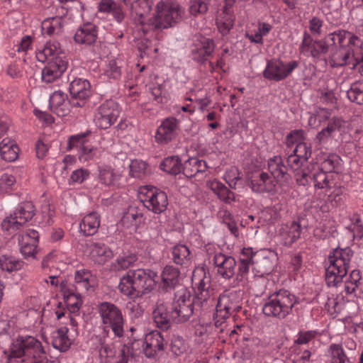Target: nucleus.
<instances>
[{"instance_id":"1","label":"nucleus","mask_w":363,"mask_h":363,"mask_svg":"<svg viewBox=\"0 0 363 363\" xmlns=\"http://www.w3.org/2000/svg\"><path fill=\"white\" fill-rule=\"evenodd\" d=\"M157 273L145 269L129 270L120 279L118 290L128 298L135 300L150 294L155 287Z\"/></svg>"},{"instance_id":"2","label":"nucleus","mask_w":363,"mask_h":363,"mask_svg":"<svg viewBox=\"0 0 363 363\" xmlns=\"http://www.w3.org/2000/svg\"><path fill=\"white\" fill-rule=\"evenodd\" d=\"M35 55L39 62H48L42 71V79L46 83L53 82L67 69L68 59L57 41H48Z\"/></svg>"},{"instance_id":"3","label":"nucleus","mask_w":363,"mask_h":363,"mask_svg":"<svg viewBox=\"0 0 363 363\" xmlns=\"http://www.w3.org/2000/svg\"><path fill=\"white\" fill-rule=\"evenodd\" d=\"M182 10L177 4H164L159 2L156 6V13L143 22L144 34L150 31L166 29L173 26L181 18Z\"/></svg>"},{"instance_id":"4","label":"nucleus","mask_w":363,"mask_h":363,"mask_svg":"<svg viewBox=\"0 0 363 363\" xmlns=\"http://www.w3.org/2000/svg\"><path fill=\"white\" fill-rule=\"evenodd\" d=\"M46 356L42 343L33 336L18 337L11 345L9 359L21 362Z\"/></svg>"},{"instance_id":"5","label":"nucleus","mask_w":363,"mask_h":363,"mask_svg":"<svg viewBox=\"0 0 363 363\" xmlns=\"http://www.w3.org/2000/svg\"><path fill=\"white\" fill-rule=\"evenodd\" d=\"M296 303L297 298L294 294L287 290H280L269 296L262 311L268 317L283 319L291 313Z\"/></svg>"},{"instance_id":"6","label":"nucleus","mask_w":363,"mask_h":363,"mask_svg":"<svg viewBox=\"0 0 363 363\" xmlns=\"http://www.w3.org/2000/svg\"><path fill=\"white\" fill-rule=\"evenodd\" d=\"M352 251H331L325 268V281L329 286H337L347 274Z\"/></svg>"},{"instance_id":"7","label":"nucleus","mask_w":363,"mask_h":363,"mask_svg":"<svg viewBox=\"0 0 363 363\" xmlns=\"http://www.w3.org/2000/svg\"><path fill=\"white\" fill-rule=\"evenodd\" d=\"M61 306L62 303H59L58 309L56 310L55 314L57 320L65 319V320L61 321V323L65 324V325L60 327L52 333V345L54 348L60 352H66L72 345V340L67 335L69 330L67 325H70L71 328L77 333L78 323L69 314L67 317L66 316L67 313L65 308H61Z\"/></svg>"},{"instance_id":"8","label":"nucleus","mask_w":363,"mask_h":363,"mask_svg":"<svg viewBox=\"0 0 363 363\" xmlns=\"http://www.w3.org/2000/svg\"><path fill=\"white\" fill-rule=\"evenodd\" d=\"M98 311L106 328H111L116 337L123 336L124 319L121 309L110 302H102L98 306Z\"/></svg>"},{"instance_id":"9","label":"nucleus","mask_w":363,"mask_h":363,"mask_svg":"<svg viewBox=\"0 0 363 363\" xmlns=\"http://www.w3.org/2000/svg\"><path fill=\"white\" fill-rule=\"evenodd\" d=\"M170 308L172 317L174 321H186L194 312L190 291L183 286L179 289L174 294Z\"/></svg>"},{"instance_id":"10","label":"nucleus","mask_w":363,"mask_h":363,"mask_svg":"<svg viewBox=\"0 0 363 363\" xmlns=\"http://www.w3.org/2000/svg\"><path fill=\"white\" fill-rule=\"evenodd\" d=\"M299 65L296 60L284 62L280 60H268L263 72V77L269 80L280 82L287 78Z\"/></svg>"},{"instance_id":"11","label":"nucleus","mask_w":363,"mask_h":363,"mask_svg":"<svg viewBox=\"0 0 363 363\" xmlns=\"http://www.w3.org/2000/svg\"><path fill=\"white\" fill-rule=\"evenodd\" d=\"M140 193L143 195L142 201L148 210L160 214L167 209L168 200L164 191L152 186H145L140 188Z\"/></svg>"},{"instance_id":"12","label":"nucleus","mask_w":363,"mask_h":363,"mask_svg":"<svg viewBox=\"0 0 363 363\" xmlns=\"http://www.w3.org/2000/svg\"><path fill=\"white\" fill-rule=\"evenodd\" d=\"M121 113L118 104L113 100H108L101 104L94 114V122L99 128L107 129L118 119Z\"/></svg>"},{"instance_id":"13","label":"nucleus","mask_w":363,"mask_h":363,"mask_svg":"<svg viewBox=\"0 0 363 363\" xmlns=\"http://www.w3.org/2000/svg\"><path fill=\"white\" fill-rule=\"evenodd\" d=\"M90 133V131H86L84 133L72 135L68 141L69 149L74 147H79V160L82 162L94 160L98 156V148L88 143L84 139Z\"/></svg>"},{"instance_id":"14","label":"nucleus","mask_w":363,"mask_h":363,"mask_svg":"<svg viewBox=\"0 0 363 363\" xmlns=\"http://www.w3.org/2000/svg\"><path fill=\"white\" fill-rule=\"evenodd\" d=\"M336 37L340 48L344 47V42L348 38L349 44L354 48L353 57H355L356 63L354 67H357L363 75V40L344 30L336 31Z\"/></svg>"},{"instance_id":"15","label":"nucleus","mask_w":363,"mask_h":363,"mask_svg":"<svg viewBox=\"0 0 363 363\" xmlns=\"http://www.w3.org/2000/svg\"><path fill=\"white\" fill-rule=\"evenodd\" d=\"M179 130L178 121L174 117L167 118L157 129L155 141L160 145H167L177 138Z\"/></svg>"},{"instance_id":"16","label":"nucleus","mask_w":363,"mask_h":363,"mask_svg":"<svg viewBox=\"0 0 363 363\" xmlns=\"http://www.w3.org/2000/svg\"><path fill=\"white\" fill-rule=\"evenodd\" d=\"M69 92L72 96V105L74 107H83L91 95V85L86 79H75L70 83Z\"/></svg>"},{"instance_id":"17","label":"nucleus","mask_w":363,"mask_h":363,"mask_svg":"<svg viewBox=\"0 0 363 363\" xmlns=\"http://www.w3.org/2000/svg\"><path fill=\"white\" fill-rule=\"evenodd\" d=\"M109 330L104 328L101 333L92 338L93 344L99 350V355L101 363H111L115 356L114 347L108 342Z\"/></svg>"},{"instance_id":"18","label":"nucleus","mask_w":363,"mask_h":363,"mask_svg":"<svg viewBox=\"0 0 363 363\" xmlns=\"http://www.w3.org/2000/svg\"><path fill=\"white\" fill-rule=\"evenodd\" d=\"M164 339L157 331H152L146 335L143 345V350L147 358H155L164 350Z\"/></svg>"},{"instance_id":"19","label":"nucleus","mask_w":363,"mask_h":363,"mask_svg":"<svg viewBox=\"0 0 363 363\" xmlns=\"http://www.w3.org/2000/svg\"><path fill=\"white\" fill-rule=\"evenodd\" d=\"M250 186L256 193L271 192L275 189L274 180L264 172L258 171L252 174Z\"/></svg>"},{"instance_id":"20","label":"nucleus","mask_w":363,"mask_h":363,"mask_svg":"<svg viewBox=\"0 0 363 363\" xmlns=\"http://www.w3.org/2000/svg\"><path fill=\"white\" fill-rule=\"evenodd\" d=\"M213 263L218 268V272L225 279L231 278L235 273V260L231 256L217 251L213 257Z\"/></svg>"},{"instance_id":"21","label":"nucleus","mask_w":363,"mask_h":363,"mask_svg":"<svg viewBox=\"0 0 363 363\" xmlns=\"http://www.w3.org/2000/svg\"><path fill=\"white\" fill-rule=\"evenodd\" d=\"M61 292L69 313L78 314L82 305L80 294L74 291V286L67 284L62 285Z\"/></svg>"},{"instance_id":"22","label":"nucleus","mask_w":363,"mask_h":363,"mask_svg":"<svg viewBox=\"0 0 363 363\" xmlns=\"http://www.w3.org/2000/svg\"><path fill=\"white\" fill-rule=\"evenodd\" d=\"M97 38V26L94 23H86L77 30L74 40L78 44L91 45L96 42Z\"/></svg>"},{"instance_id":"23","label":"nucleus","mask_w":363,"mask_h":363,"mask_svg":"<svg viewBox=\"0 0 363 363\" xmlns=\"http://www.w3.org/2000/svg\"><path fill=\"white\" fill-rule=\"evenodd\" d=\"M301 48L302 52H309L314 58H318L320 55L328 52V47L323 39L313 40L311 35L306 33L303 35Z\"/></svg>"},{"instance_id":"24","label":"nucleus","mask_w":363,"mask_h":363,"mask_svg":"<svg viewBox=\"0 0 363 363\" xmlns=\"http://www.w3.org/2000/svg\"><path fill=\"white\" fill-rule=\"evenodd\" d=\"M71 101L67 100V96L61 91H55L49 100L51 111L59 116H67L70 110Z\"/></svg>"},{"instance_id":"25","label":"nucleus","mask_w":363,"mask_h":363,"mask_svg":"<svg viewBox=\"0 0 363 363\" xmlns=\"http://www.w3.org/2000/svg\"><path fill=\"white\" fill-rule=\"evenodd\" d=\"M214 49L213 40L203 38L199 40L197 48L192 50L193 60L200 64H203L212 56Z\"/></svg>"},{"instance_id":"26","label":"nucleus","mask_w":363,"mask_h":363,"mask_svg":"<svg viewBox=\"0 0 363 363\" xmlns=\"http://www.w3.org/2000/svg\"><path fill=\"white\" fill-rule=\"evenodd\" d=\"M268 169L277 181L287 182L291 177L288 168L280 156H274L268 160Z\"/></svg>"},{"instance_id":"27","label":"nucleus","mask_w":363,"mask_h":363,"mask_svg":"<svg viewBox=\"0 0 363 363\" xmlns=\"http://www.w3.org/2000/svg\"><path fill=\"white\" fill-rule=\"evenodd\" d=\"M236 306L230 302L229 297L222 296L219 298L216 308L214 315L215 325L218 326V323H221L223 320L226 319L230 313L235 309Z\"/></svg>"},{"instance_id":"28","label":"nucleus","mask_w":363,"mask_h":363,"mask_svg":"<svg viewBox=\"0 0 363 363\" xmlns=\"http://www.w3.org/2000/svg\"><path fill=\"white\" fill-rule=\"evenodd\" d=\"M325 357L327 363H352L340 344H330L325 352Z\"/></svg>"},{"instance_id":"29","label":"nucleus","mask_w":363,"mask_h":363,"mask_svg":"<svg viewBox=\"0 0 363 363\" xmlns=\"http://www.w3.org/2000/svg\"><path fill=\"white\" fill-rule=\"evenodd\" d=\"M130 6V10L139 17V23L141 25L143 30V22H147L145 17L150 13L153 6L152 0H135L133 2L130 1L128 5Z\"/></svg>"},{"instance_id":"30","label":"nucleus","mask_w":363,"mask_h":363,"mask_svg":"<svg viewBox=\"0 0 363 363\" xmlns=\"http://www.w3.org/2000/svg\"><path fill=\"white\" fill-rule=\"evenodd\" d=\"M99 226L100 216L95 212L84 216L79 223L80 232L86 236L94 235Z\"/></svg>"},{"instance_id":"31","label":"nucleus","mask_w":363,"mask_h":363,"mask_svg":"<svg viewBox=\"0 0 363 363\" xmlns=\"http://www.w3.org/2000/svg\"><path fill=\"white\" fill-rule=\"evenodd\" d=\"M152 314L154 320L159 328H167L170 319H172L171 308H167V306L161 301L157 302Z\"/></svg>"},{"instance_id":"32","label":"nucleus","mask_w":363,"mask_h":363,"mask_svg":"<svg viewBox=\"0 0 363 363\" xmlns=\"http://www.w3.org/2000/svg\"><path fill=\"white\" fill-rule=\"evenodd\" d=\"M0 155L6 162H13L18 156V147L15 141L6 138L0 143Z\"/></svg>"},{"instance_id":"33","label":"nucleus","mask_w":363,"mask_h":363,"mask_svg":"<svg viewBox=\"0 0 363 363\" xmlns=\"http://www.w3.org/2000/svg\"><path fill=\"white\" fill-rule=\"evenodd\" d=\"M230 1L225 0V5L223 7V16L218 22V28L219 32L223 35H226L229 33L234 25L235 18L231 11L232 6L229 5Z\"/></svg>"},{"instance_id":"34","label":"nucleus","mask_w":363,"mask_h":363,"mask_svg":"<svg viewBox=\"0 0 363 363\" xmlns=\"http://www.w3.org/2000/svg\"><path fill=\"white\" fill-rule=\"evenodd\" d=\"M333 174L320 168L313 169L312 173V181L314 187L319 189H330L332 188Z\"/></svg>"},{"instance_id":"35","label":"nucleus","mask_w":363,"mask_h":363,"mask_svg":"<svg viewBox=\"0 0 363 363\" xmlns=\"http://www.w3.org/2000/svg\"><path fill=\"white\" fill-rule=\"evenodd\" d=\"M62 27L63 19L60 16L48 18L42 22L41 25L43 34L48 36L61 33Z\"/></svg>"},{"instance_id":"36","label":"nucleus","mask_w":363,"mask_h":363,"mask_svg":"<svg viewBox=\"0 0 363 363\" xmlns=\"http://www.w3.org/2000/svg\"><path fill=\"white\" fill-rule=\"evenodd\" d=\"M301 233V224L300 221L294 220L286 227V230L281 235L283 245L286 247L291 245L300 238Z\"/></svg>"},{"instance_id":"37","label":"nucleus","mask_w":363,"mask_h":363,"mask_svg":"<svg viewBox=\"0 0 363 363\" xmlns=\"http://www.w3.org/2000/svg\"><path fill=\"white\" fill-rule=\"evenodd\" d=\"M23 225L35 215V208L31 201L21 203L13 213Z\"/></svg>"},{"instance_id":"38","label":"nucleus","mask_w":363,"mask_h":363,"mask_svg":"<svg viewBox=\"0 0 363 363\" xmlns=\"http://www.w3.org/2000/svg\"><path fill=\"white\" fill-rule=\"evenodd\" d=\"M17 240L21 250L25 248L35 250L38 245L39 234L33 229H28L23 235H19Z\"/></svg>"},{"instance_id":"39","label":"nucleus","mask_w":363,"mask_h":363,"mask_svg":"<svg viewBox=\"0 0 363 363\" xmlns=\"http://www.w3.org/2000/svg\"><path fill=\"white\" fill-rule=\"evenodd\" d=\"M74 280L77 287L85 291H88L90 288L94 287L96 284L95 277L87 269L76 271Z\"/></svg>"},{"instance_id":"40","label":"nucleus","mask_w":363,"mask_h":363,"mask_svg":"<svg viewBox=\"0 0 363 363\" xmlns=\"http://www.w3.org/2000/svg\"><path fill=\"white\" fill-rule=\"evenodd\" d=\"M183 164L178 156H169L164 158L160 164V168L172 175H177L182 171Z\"/></svg>"},{"instance_id":"41","label":"nucleus","mask_w":363,"mask_h":363,"mask_svg":"<svg viewBox=\"0 0 363 363\" xmlns=\"http://www.w3.org/2000/svg\"><path fill=\"white\" fill-rule=\"evenodd\" d=\"M362 284V275L359 270H352L349 276L346 277L345 290L348 294H356L357 290Z\"/></svg>"},{"instance_id":"42","label":"nucleus","mask_w":363,"mask_h":363,"mask_svg":"<svg viewBox=\"0 0 363 363\" xmlns=\"http://www.w3.org/2000/svg\"><path fill=\"white\" fill-rule=\"evenodd\" d=\"M137 259V255L133 251H123L116 259L113 267L118 270L126 269L133 266Z\"/></svg>"},{"instance_id":"43","label":"nucleus","mask_w":363,"mask_h":363,"mask_svg":"<svg viewBox=\"0 0 363 363\" xmlns=\"http://www.w3.org/2000/svg\"><path fill=\"white\" fill-rule=\"evenodd\" d=\"M211 189L220 200L226 203H230L235 200L234 194L220 182H213L211 184Z\"/></svg>"},{"instance_id":"44","label":"nucleus","mask_w":363,"mask_h":363,"mask_svg":"<svg viewBox=\"0 0 363 363\" xmlns=\"http://www.w3.org/2000/svg\"><path fill=\"white\" fill-rule=\"evenodd\" d=\"M350 58V50L345 47L339 48L333 52L330 63L333 67L344 66L348 63Z\"/></svg>"},{"instance_id":"45","label":"nucleus","mask_w":363,"mask_h":363,"mask_svg":"<svg viewBox=\"0 0 363 363\" xmlns=\"http://www.w3.org/2000/svg\"><path fill=\"white\" fill-rule=\"evenodd\" d=\"M180 272L172 266H166L162 274V279L167 287H174L179 279Z\"/></svg>"},{"instance_id":"46","label":"nucleus","mask_w":363,"mask_h":363,"mask_svg":"<svg viewBox=\"0 0 363 363\" xmlns=\"http://www.w3.org/2000/svg\"><path fill=\"white\" fill-rule=\"evenodd\" d=\"M314 167V164H309L294 172V177L298 185L307 186L311 183Z\"/></svg>"},{"instance_id":"47","label":"nucleus","mask_w":363,"mask_h":363,"mask_svg":"<svg viewBox=\"0 0 363 363\" xmlns=\"http://www.w3.org/2000/svg\"><path fill=\"white\" fill-rule=\"evenodd\" d=\"M350 101L357 104H363V81H357L352 83L347 91Z\"/></svg>"},{"instance_id":"48","label":"nucleus","mask_w":363,"mask_h":363,"mask_svg":"<svg viewBox=\"0 0 363 363\" xmlns=\"http://www.w3.org/2000/svg\"><path fill=\"white\" fill-rule=\"evenodd\" d=\"M23 226V224L13 213L6 217L1 223V230L9 235L14 233L17 230H20Z\"/></svg>"},{"instance_id":"49","label":"nucleus","mask_w":363,"mask_h":363,"mask_svg":"<svg viewBox=\"0 0 363 363\" xmlns=\"http://www.w3.org/2000/svg\"><path fill=\"white\" fill-rule=\"evenodd\" d=\"M213 295V290H210L208 279L206 277L199 280L196 291V298L203 304L211 299Z\"/></svg>"},{"instance_id":"50","label":"nucleus","mask_w":363,"mask_h":363,"mask_svg":"<svg viewBox=\"0 0 363 363\" xmlns=\"http://www.w3.org/2000/svg\"><path fill=\"white\" fill-rule=\"evenodd\" d=\"M22 266L23 262L13 257L6 255L0 257V268L3 271L12 272L20 269Z\"/></svg>"},{"instance_id":"51","label":"nucleus","mask_w":363,"mask_h":363,"mask_svg":"<svg viewBox=\"0 0 363 363\" xmlns=\"http://www.w3.org/2000/svg\"><path fill=\"white\" fill-rule=\"evenodd\" d=\"M147 164L142 160H132L130 164V175L133 177L142 179L146 175Z\"/></svg>"},{"instance_id":"52","label":"nucleus","mask_w":363,"mask_h":363,"mask_svg":"<svg viewBox=\"0 0 363 363\" xmlns=\"http://www.w3.org/2000/svg\"><path fill=\"white\" fill-rule=\"evenodd\" d=\"M209 2L210 0H191L190 13L194 16L205 14L208 11Z\"/></svg>"},{"instance_id":"53","label":"nucleus","mask_w":363,"mask_h":363,"mask_svg":"<svg viewBox=\"0 0 363 363\" xmlns=\"http://www.w3.org/2000/svg\"><path fill=\"white\" fill-rule=\"evenodd\" d=\"M340 164V157L336 154H330L323 160L320 169L330 174Z\"/></svg>"},{"instance_id":"54","label":"nucleus","mask_w":363,"mask_h":363,"mask_svg":"<svg viewBox=\"0 0 363 363\" xmlns=\"http://www.w3.org/2000/svg\"><path fill=\"white\" fill-rule=\"evenodd\" d=\"M143 217V213H140L137 208L134 206H129L127 212L124 213L121 218V222L123 225L130 223V225H136L137 220Z\"/></svg>"},{"instance_id":"55","label":"nucleus","mask_w":363,"mask_h":363,"mask_svg":"<svg viewBox=\"0 0 363 363\" xmlns=\"http://www.w3.org/2000/svg\"><path fill=\"white\" fill-rule=\"evenodd\" d=\"M293 153L303 160V161L307 162L312 154L311 145L305 142L298 143L293 150Z\"/></svg>"},{"instance_id":"56","label":"nucleus","mask_w":363,"mask_h":363,"mask_svg":"<svg viewBox=\"0 0 363 363\" xmlns=\"http://www.w3.org/2000/svg\"><path fill=\"white\" fill-rule=\"evenodd\" d=\"M177 264H187L191 259V251H171L168 255Z\"/></svg>"},{"instance_id":"57","label":"nucleus","mask_w":363,"mask_h":363,"mask_svg":"<svg viewBox=\"0 0 363 363\" xmlns=\"http://www.w3.org/2000/svg\"><path fill=\"white\" fill-rule=\"evenodd\" d=\"M318 334L317 330L300 331L296 336L294 343L297 345H306L313 340Z\"/></svg>"},{"instance_id":"58","label":"nucleus","mask_w":363,"mask_h":363,"mask_svg":"<svg viewBox=\"0 0 363 363\" xmlns=\"http://www.w3.org/2000/svg\"><path fill=\"white\" fill-rule=\"evenodd\" d=\"M89 177V172L86 169L79 168L72 172L71 174L69 183L72 184H82Z\"/></svg>"},{"instance_id":"59","label":"nucleus","mask_w":363,"mask_h":363,"mask_svg":"<svg viewBox=\"0 0 363 363\" xmlns=\"http://www.w3.org/2000/svg\"><path fill=\"white\" fill-rule=\"evenodd\" d=\"M16 183V178L13 175L4 173L0 177V193L8 192L11 190Z\"/></svg>"},{"instance_id":"60","label":"nucleus","mask_w":363,"mask_h":363,"mask_svg":"<svg viewBox=\"0 0 363 363\" xmlns=\"http://www.w3.org/2000/svg\"><path fill=\"white\" fill-rule=\"evenodd\" d=\"M196 157L189 158L182 167L183 174L188 178H191L197 174Z\"/></svg>"},{"instance_id":"61","label":"nucleus","mask_w":363,"mask_h":363,"mask_svg":"<svg viewBox=\"0 0 363 363\" xmlns=\"http://www.w3.org/2000/svg\"><path fill=\"white\" fill-rule=\"evenodd\" d=\"M99 179L101 183L106 186L113 184L115 180V174L111 168H104L99 171Z\"/></svg>"},{"instance_id":"62","label":"nucleus","mask_w":363,"mask_h":363,"mask_svg":"<svg viewBox=\"0 0 363 363\" xmlns=\"http://www.w3.org/2000/svg\"><path fill=\"white\" fill-rule=\"evenodd\" d=\"M106 74L113 79H118L121 74V67L118 65L116 60H110L107 65Z\"/></svg>"},{"instance_id":"63","label":"nucleus","mask_w":363,"mask_h":363,"mask_svg":"<svg viewBox=\"0 0 363 363\" xmlns=\"http://www.w3.org/2000/svg\"><path fill=\"white\" fill-rule=\"evenodd\" d=\"M342 125L343 121L341 119L334 118L328 122V125L324 129L330 135H331V137H333L334 133L340 131Z\"/></svg>"},{"instance_id":"64","label":"nucleus","mask_w":363,"mask_h":363,"mask_svg":"<svg viewBox=\"0 0 363 363\" xmlns=\"http://www.w3.org/2000/svg\"><path fill=\"white\" fill-rule=\"evenodd\" d=\"M304 162H306L303 161V160H301L294 153H291L287 157V163L289 166H290V167L294 170V172L304 167Z\"/></svg>"}]
</instances>
